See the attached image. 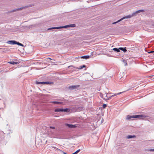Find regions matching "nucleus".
I'll return each mask as SVG.
<instances>
[{
	"label": "nucleus",
	"mask_w": 154,
	"mask_h": 154,
	"mask_svg": "<svg viewBox=\"0 0 154 154\" xmlns=\"http://www.w3.org/2000/svg\"><path fill=\"white\" fill-rule=\"evenodd\" d=\"M8 63L12 65L17 64H18V62L14 61H10L8 62Z\"/></svg>",
	"instance_id": "11"
},
{
	"label": "nucleus",
	"mask_w": 154,
	"mask_h": 154,
	"mask_svg": "<svg viewBox=\"0 0 154 154\" xmlns=\"http://www.w3.org/2000/svg\"><path fill=\"white\" fill-rule=\"evenodd\" d=\"M143 117V116L142 115H137L134 116H131L130 115H128L127 116V117L126 118V120H133V119L132 118H142Z\"/></svg>",
	"instance_id": "1"
},
{
	"label": "nucleus",
	"mask_w": 154,
	"mask_h": 154,
	"mask_svg": "<svg viewBox=\"0 0 154 154\" xmlns=\"http://www.w3.org/2000/svg\"><path fill=\"white\" fill-rule=\"evenodd\" d=\"M136 137L135 135H128L127 136V138L128 139H130L132 138H134Z\"/></svg>",
	"instance_id": "17"
},
{
	"label": "nucleus",
	"mask_w": 154,
	"mask_h": 154,
	"mask_svg": "<svg viewBox=\"0 0 154 154\" xmlns=\"http://www.w3.org/2000/svg\"><path fill=\"white\" fill-rule=\"evenodd\" d=\"M7 43L11 45L16 44V41L14 40H9L7 42Z\"/></svg>",
	"instance_id": "8"
},
{
	"label": "nucleus",
	"mask_w": 154,
	"mask_h": 154,
	"mask_svg": "<svg viewBox=\"0 0 154 154\" xmlns=\"http://www.w3.org/2000/svg\"><path fill=\"white\" fill-rule=\"evenodd\" d=\"M35 83L37 85H50L52 84H53V83L52 82H39L37 81H35Z\"/></svg>",
	"instance_id": "3"
},
{
	"label": "nucleus",
	"mask_w": 154,
	"mask_h": 154,
	"mask_svg": "<svg viewBox=\"0 0 154 154\" xmlns=\"http://www.w3.org/2000/svg\"><path fill=\"white\" fill-rule=\"evenodd\" d=\"M16 44H17L18 45H20V46L22 47L24 46V45L23 44H21V43H19V42H17V41H16Z\"/></svg>",
	"instance_id": "19"
},
{
	"label": "nucleus",
	"mask_w": 154,
	"mask_h": 154,
	"mask_svg": "<svg viewBox=\"0 0 154 154\" xmlns=\"http://www.w3.org/2000/svg\"><path fill=\"white\" fill-rule=\"evenodd\" d=\"M153 76H154L153 75H151L149 76V77H150V78H152Z\"/></svg>",
	"instance_id": "28"
},
{
	"label": "nucleus",
	"mask_w": 154,
	"mask_h": 154,
	"mask_svg": "<svg viewBox=\"0 0 154 154\" xmlns=\"http://www.w3.org/2000/svg\"><path fill=\"white\" fill-rule=\"evenodd\" d=\"M66 125L69 128H73L76 127V126L75 125H73L72 124H67Z\"/></svg>",
	"instance_id": "10"
},
{
	"label": "nucleus",
	"mask_w": 154,
	"mask_h": 154,
	"mask_svg": "<svg viewBox=\"0 0 154 154\" xmlns=\"http://www.w3.org/2000/svg\"><path fill=\"white\" fill-rule=\"evenodd\" d=\"M153 53V51H150L148 52V53H149V54L151 53Z\"/></svg>",
	"instance_id": "29"
},
{
	"label": "nucleus",
	"mask_w": 154,
	"mask_h": 154,
	"mask_svg": "<svg viewBox=\"0 0 154 154\" xmlns=\"http://www.w3.org/2000/svg\"><path fill=\"white\" fill-rule=\"evenodd\" d=\"M144 11H145L144 10H140L137 11H135V12H134L132 14V16L133 17L135 16H136V14H138L140 12H144Z\"/></svg>",
	"instance_id": "5"
},
{
	"label": "nucleus",
	"mask_w": 154,
	"mask_h": 154,
	"mask_svg": "<svg viewBox=\"0 0 154 154\" xmlns=\"http://www.w3.org/2000/svg\"><path fill=\"white\" fill-rule=\"evenodd\" d=\"M80 85H72L69 86V89L70 90H74V89H77L78 88H79L80 87Z\"/></svg>",
	"instance_id": "7"
},
{
	"label": "nucleus",
	"mask_w": 154,
	"mask_h": 154,
	"mask_svg": "<svg viewBox=\"0 0 154 154\" xmlns=\"http://www.w3.org/2000/svg\"><path fill=\"white\" fill-rule=\"evenodd\" d=\"M51 103H54V104H62L63 102H57V101H52Z\"/></svg>",
	"instance_id": "13"
},
{
	"label": "nucleus",
	"mask_w": 154,
	"mask_h": 154,
	"mask_svg": "<svg viewBox=\"0 0 154 154\" xmlns=\"http://www.w3.org/2000/svg\"><path fill=\"white\" fill-rule=\"evenodd\" d=\"M153 51V53L154 52V51Z\"/></svg>",
	"instance_id": "32"
},
{
	"label": "nucleus",
	"mask_w": 154,
	"mask_h": 154,
	"mask_svg": "<svg viewBox=\"0 0 154 154\" xmlns=\"http://www.w3.org/2000/svg\"><path fill=\"white\" fill-rule=\"evenodd\" d=\"M45 60H46V61H47L49 62H51L50 61V60H52V59H51V58H49V57H48V58H47ZM51 63H52V62H51Z\"/></svg>",
	"instance_id": "20"
},
{
	"label": "nucleus",
	"mask_w": 154,
	"mask_h": 154,
	"mask_svg": "<svg viewBox=\"0 0 154 154\" xmlns=\"http://www.w3.org/2000/svg\"><path fill=\"white\" fill-rule=\"evenodd\" d=\"M63 111L62 112H69L70 111V109L68 108H66V109H62Z\"/></svg>",
	"instance_id": "15"
},
{
	"label": "nucleus",
	"mask_w": 154,
	"mask_h": 154,
	"mask_svg": "<svg viewBox=\"0 0 154 154\" xmlns=\"http://www.w3.org/2000/svg\"><path fill=\"white\" fill-rule=\"evenodd\" d=\"M153 26H154V24L153 25Z\"/></svg>",
	"instance_id": "31"
},
{
	"label": "nucleus",
	"mask_w": 154,
	"mask_h": 154,
	"mask_svg": "<svg viewBox=\"0 0 154 154\" xmlns=\"http://www.w3.org/2000/svg\"><path fill=\"white\" fill-rule=\"evenodd\" d=\"M151 151H154V149H151Z\"/></svg>",
	"instance_id": "30"
},
{
	"label": "nucleus",
	"mask_w": 154,
	"mask_h": 154,
	"mask_svg": "<svg viewBox=\"0 0 154 154\" xmlns=\"http://www.w3.org/2000/svg\"><path fill=\"white\" fill-rule=\"evenodd\" d=\"M86 67V66H85V65H83L82 66H80V68H79V69H82L83 68H84V67Z\"/></svg>",
	"instance_id": "22"
},
{
	"label": "nucleus",
	"mask_w": 154,
	"mask_h": 154,
	"mask_svg": "<svg viewBox=\"0 0 154 154\" xmlns=\"http://www.w3.org/2000/svg\"><path fill=\"white\" fill-rule=\"evenodd\" d=\"M153 76H154V75H153ZM153 79H154V78H153Z\"/></svg>",
	"instance_id": "33"
},
{
	"label": "nucleus",
	"mask_w": 154,
	"mask_h": 154,
	"mask_svg": "<svg viewBox=\"0 0 154 154\" xmlns=\"http://www.w3.org/2000/svg\"><path fill=\"white\" fill-rule=\"evenodd\" d=\"M50 128H52V129H55V128L51 126L50 127Z\"/></svg>",
	"instance_id": "27"
},
{
	"label": "nucleus",
	"mask_w": 154,
	"mask_h": 154,
	"mask_svg": "<svg viewBox=\"0 0 154 154\" xmlns=\"http://www.w3.org/2000/svg\"><path fill=\"white\" fill-rule=\"evenodd\" d=\"M62 111H63L62 109H60V108L56 109L54 110L55 112H62Z\"/></svg>",
	"instance_id": "12"
},
{
	"label": "nucleus",
	"mask_w": 154,
	"mask_h": 154,
	"mask_svg": "<svg viewBox=\"0 0 154 154\" xmlns=\"http://www.w3.org/2000/svg\"><path fill=\"white\" fill-rule=\"evenodd\" d=\"M119 49H120V50L122 51H123L124 52H126L127 50L126 49V48L125 47L124 48H119Z\"/></svg>",
	"instance_id": "16"
},
{
	"label": "nucleus",
	"mask_w": 154,
	"mask_h": 154,
	"mask_svg": "<svg viewBox=\"0 0 154 154\" xmlns=\"http://www.w3.org/2000/svg\"><path fill=\"white\" fill-rule=\"evenodd\" d=\"M123 61H124V63L125 64V66L127 65V61L126 60H124Z\"/></svg>",
	"instance_id": "24"
},
{
	"label": "nucleus",
	"mask_w": 154,
	"mask_h": 154,
	"mask_svg": "<svg viewBox=\"0 0 154 154\" xmlns=\"http://www.w3.org/2000/svg\"><path fill=\"white\" fill-rule=\"evenodd\" d=\"M133 17V16H132V15H128V16H125V17H123L122 18H121L120 20H118L117 21H116V22H114V23H112V24H116V23H118L119 22L122 20H123L124 19L130 18L131 17Z\"/></svg>",
	"instance_id": "4"
},
{
	"label": "nucleus",
	"mask_w": 154,
	"mask_h": 154,
	"mask_svg": "<svg viewBox=\"0 0 154 154\" xmlns=\"http://www.w3.org/2000/svg\"><path fill=\"white\" fill-rule=\"evenodd\" d=\"M100 96L103 99L104 98L103 97V94L101 93H100Z\"/></svg>",
	"instance_id": "26"
},
{
	"label": "nucleus",
	"mask_w": 154,
	"mask_h": 154,
	"mask_svg": "<svg viewBox=\"0 0 154 154\" xmlns=\"http://www.w3.org/2000/svg\"><path fill=\"white\" fill-rule=\"evenodd\" d=\"M106 98H103V99L105 100L104 98H109V97H108L107 96V94L106 93Z\"/></svg>",
	"instance_id": "25"
},
{
	"label": "nucleus",
	"mask_w": 154,
	"mask_h": 154,
	"mask_svg": "<svg viewBox=\"0 0 154 154\" xmlns=\"http://www.w3.org/2000/svg\"><path fill=\"white\" fill-rule=\"evenodd\" d=\"M113 50L117 52H120V49H119V48H114L112 49Z\"/></svg>",
	"instance_id": "18"
},
{
	"label": "nucleus",
	"mask_w": 154,
	"mask_h": 154,
	"mask_svg": "<svg viewBox=\"0 0 154 154\" xmlns=\"http://www.w3.org/2000/svg\"><path fill=\"white\" fill-rule=\"evenodd\" d=\"M75 24H72L67 25L63 26H59V27H54L48 29H59L66 28L69 27H75Z\"/></svg>",
	"instance_id": "2"
},
{
	"label": "nucleus",
	"mask_w": 154,
	"mask_h": 154,
	"mask_svg": "<svg viewBox=\"0 0 154 154\" xmlns=\"http://www.w3.org/2000/svg\"><path fill=\"white\" fill-rule=\"evenodd\" d=\"M107 106V105L105 104H104L103 105V107L104 108H105Z\"/></svg>",
	"instance_id": "23"
},
{
	"label": "nucleus",
	"mask_w": 154,
	"mask_h": 154,
	"mask_svg": "<svg viewBox=\"0 0 154 154\" xmlns=\"http://www.w3.org/2000/svg\"><path fill=\"white\" fill-rule=\"evenodd\" d=\"M32 6H34L33 5H29L28 6H25V7H22V8H18V9H16V10H13L12 11H11V12H15V11H19V10H21L23 9H24V8H27L28 7H32Z\"/></svg>",
	"instance_id": "6"
},
{
	"label": "nucleus",
	"mask_w": 154,
	"mask_h": 154,
	"mask_svg": "<svg viewBox=\"0 0 154 154\" xmlns=\"http://www.w3.org/2000/svg\"><path fill=\"white\" fill-rule=\"evenodd\" d=\"M81 150L80 149H79L78 150L76 151L75 152H74V153H73V154H77L78 152H79Z\"/></svg>",
	"instance_id": "21"
},
{
	"label": "nucleus",
	"mask_w": 154,
	"mask_h": 154,
	"mask_svg": "<svg viewBox=\"0 0 154 154\" xmlns=\"http://www.w3.org/2000/svg\"><path fill=\"white\" fill-rule=\"evenodd\" d=\"M123 92H120V93H117V94H114V95H112L111 96H110V97H109V98H104V99L105 100H109L110 98H111L112 97H114L115 96H116L117 95H119L121 93H123Z\"/></svg>",
	"instance_id": "9"
},
{
	"label": "nucleus",
	"mask_w": 154,
	"mask_h": 154,
	"mask_svg": "<svg viewBox=\"0 0 154 154\" xmlns=\"http://www.w3.org/2000/svg\"><path fill=\"white\" fill-rule=\"evenodd\" d=\"M90 57V56L89 55H85L81 57V58L83 59H89Z\"/></svg>",
	"instance_id": "14"
}]
</instances>
